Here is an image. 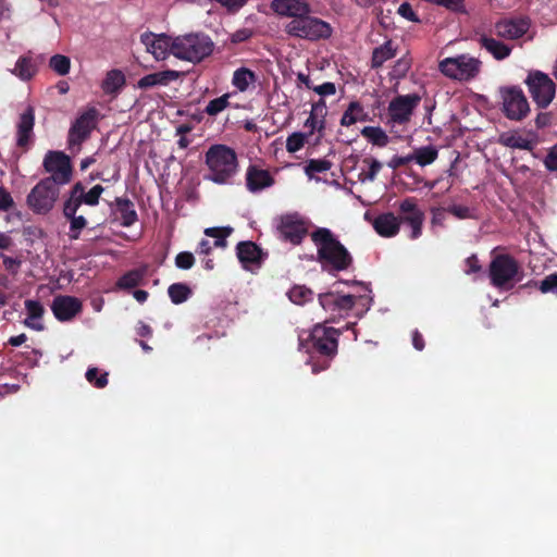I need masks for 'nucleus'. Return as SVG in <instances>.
Wrapping results in <instances>:
<instances>
[{"label": "nucleus", "mask_w": 557, "mask_h": 557, "mask_svg": "<svg viewBox=\"0 0 557 557\" xmlns=\"http://www.w3.org/2000/svg\"><path fill=\"white\" fill-rule=\"evenodd\" d=\"M44 169L50 173V181L58 185L71 182L73 169L69 156L62 151H48L44 159Z\"/></svg>", "instance_id": "9b49d317"}, {"label": "nucleus", "mask_w": 557, "mask_h": 557, "mask_svg": "<svg viewBox=\"0 0 557 557\" xmlns=\"http://www.w3.org/2000/svg\"><path fill=\"white\" fill-rule=\"evenodd\" d=\"M445 211L460 220L469 219L472 216L470 209L466 206L453 205L446 208Z\"/></svg>", "instance_id": "864d4df0"}, {"label": "nucleus", "mask_w": 557, "mask_h": 557, "mask_svg": "<svg viewBox=\"0 0 557 557\" xmlns=\"http://www.w3.org/2000/svg\"><path fill=\"white\" fill-rule=\"evenodd\" d=\"M287 35L309 41L329 39L333 34V27L326 21L311 15V13L290 20L284 27Z\"/></svg>", "instance_id": "423d86ee"}, {"label": "nucleus", "mask_w": 557, "mask_h": 557, "mask_svg": "<svg viewBox=\"0 0 557 557\" xmlns=\"http://www.w3.org/2000/svg\"><path fill=\"white\" fill-rule=\"evenodd\" d=\"M467 269L465 270L466 274L479 273L482 271V265L476 255H471L466 260Z\"/></svg>", "instance_id": "bf43d9fd"}, {"label": "nucleus", "mask_w": 557, "mask_h": 557, "mask_svg": "<svg viewBox=\"0 0 557 557\" xmlns=\"http://www.w3.org/2000/svg\"><path fill=\"white\" fill-rule=\"evenodd\" d=\"M552 115L548 112H541L536 115L535 124L537 128H544L550 124Z\"/></svg>", "instance_id": "69168bd1"}, {"label": "nucleus", "mask_w": 557, "mask_h": 557, "mask_svg": "<svg viewBox=\"0 0 557 557\" xmlns=\"http://www.w3.org/2000/svg\"><path fill=\"white\" fill-rule=\"evenodd\" d=\"M420 96L410 94L395 97L388 104V115L391 122L395 124H405L410 120L413 110L420 103Z\"/></svg>", "instance_id": "dca6fc26"}, {"label": "nucleus", "mask_w": 557, "mask_h": 557, "mask_svg": "<svg viewBox=\"0 0 557 557\" xmlns=\"http://www.w3.org/2000/svg\"><path fill=\"white\" fill-rule=\"evenodd\" d=\"M401 223H406L411 228L410 238L417 239L422 235L424 212L418 207L414 197H407L399 203V216Z\"/></svg>", "instance_id": "4468645a"}, {"label": "nucleus", "mask_w": 557, "mask_h": 557, "mask_svg": "<svg viewBox=\"0 0 557 557\" xmlns=\"http://www.w3.org/2000/svg\"><path fill=\"white\" fill-rule=\"evenodd\" d=\"M35 110L28 106L20 115L16 125V146L24 151L28 150L34 139Z\"/></svg>", "instance_id": "6ab92c4d"}, {"label": "nucleus", "mask_w": 557, "mask_h": 557, "mask_svg": "<svg viewBox=\"0 0 557 557\" xmlns=\"http://www.w3.org/2000/svg\"><path fill=\"white\" fill-rule=\"evenodd\" d=\"M145 276V270L134 269L123 274L116 285L121 289H131L138 286Z\"/></svg>", "instance_id": "4c0bfd02"}, {"label": "nucleus", "mask_w": 557, "mask_h": 557, "mask_svg": "<svg viewBox=\"0 0 557 557\" xmlns=\"http://www.w3.org/2000/svg\"><path fill=\"white\" fill-rule=\"evenodd\" d=\"M25 309L27 311V318L24 321V324L35 331H42L44 324L40 322H36L42 318L45 313L44 306L38 300L27 299L25 300Z\"/></svg>", "instance_id": "c85d7f7f"}, {"label": "nucleus", "mask_w": 557, "mask_h": 557, "mask_svg": "<svg viewBox=\"0 0 557 557\" xmlns=\"http://www.w3.org/2000/svg\"><path fill=\"white\" fill-rule=\"evenodd\" d=\"M539 290L542 294L552 293L557 296V272L545 276L542 281H539Z\"/></svg>", "instance_id": "09e8293b"}, {"label": "nucleus", "mask_w": 557, "mask_h": 557, "mask_svg": "<svg viewBox=\"0 0 557 557\" xmlns=\"http://www.w3.org/2000/svg\"><path fill=\"white\" fill-rule=\"evenodd\" d=\"M37 67L29 57H20L15 63L13 73L23 81L30 79L36 74Z\"/></svg>", "instance_id": "c9c22d12"}, {"label": "nucleus", "mask_w": 557, "mask_h": 557, "mask_svg": "<svg viewBox=\"0 0 557 557\" xmlns=\"http://www.w3.org/2000/svg\"><path fill=\"white\" fill-rule=\"evenodd\" d=\"M397 50L398 47L392 39H388L383 45L374 48L371 57V67L380 69L386 61L396 57Z\"/></svg>", "instance_id": "cd10ccee"}, {"label": "nucleus", "mask_w": 557, "mask_h": 557, "mask_svg": "<svg viewBox=\"0 0 557 557\" xmlns=\"http://www.w3.org/2000/svg\"><path fill=\"white\" fill-rule=\"evenodd\" d=\"M412 345L419 351L424 349V346H425L424 338L418 330L413 331V333H412Z\"/></svg>", "instance_id": "774afa93"}, {"label": "nucleus", "mask_w": 557, "mask_h": 557, "mask_svg": "<svg viewBox=\"0 0 557 557\" xmlns=\"http://www.w3.org/2000/svg\"><path fill=\"white\" fill-rule=\"evenodd\" d=\"M310 237L317 246V260L323 271L336 275L352 265L351 253L330 228L318 227Z\"/></svg>", "instance_id": "f257e3e1"}, {"label": "nucleus", "mask_w": 557, "mask_h": 557, "mask_svg": "<svg viewBox=\"0 0 557 557\" xmlns=\"http://www.w3.org/2000/svg\"><path fill=\"white\" fill-rule=\"evenodd\" d=\"M222 7L226 8L230 12H236L243 8L248 0H216Z\"/></svg>", "instance_id": "0e129e2a"}, {"label": "nucleus", "mask_w": 557, "mask_h": 557, "mask_svg": "<svg viewBox=\"0 0 557 557\" xmlns=\"http://www.w3.org/2000/svg\"><path fill=\"white\" fill-rule=\"evenodd\" d=\"M289 300L296 305H305L313 299V292L305 285H295L287 293Z\"/></svg>", "instance_id": "58836bf2"}, {"label": "nucleus", "mask_w": 557, "mask_h": 557, "mask_svg": "<svg viewBox=\"0 0 557 557\" xmlns=\"http://www.w3.org/2000/svg\"><path fill=\"white\" fill-rule=\"evenodd\" d=\"M97 368H89L86 372V380L97 388H103L108 385V373L98 376Z\"/></svg>", "instance_id": "8fccbe9b"}, {"label": "nucleus", "mask_w": 557, "mask_h": 557, "mask_svg": "<svg viewBox=\"0 0 557 557\" xmlns=\"http://www.w3.org/2000/svg\"><path fill=\"white\" fill-rule=\"evenodd\" d=\"M114 203L121 215V224L125 227L132 226L138 218L134 203L128 198L123 197H116Z\"/></svg>", "instance_id": "7c9ffc66"}, {"label": "nucleus", "mask_w": 557, "mask_h": 557, "mask_svg": "<svg viewBox=\"0 0 557 557\" xmlns=\"http://www.w3.org/2000/svg\"><path fill=\"white\" fill-rule=\"evenodd\" d=\"M195 264V257L189 251H182L175 257V265L182 270H189Z\"/></svg>", "instance_id": "3c124183"}, {"label": "nucleus", "mask_w": 557, "mask_h": 557, "mask_svg": "<svg viewBox=\"0 0 557 557\" xmlns=\"http://www.w3.org/2000/svg\"><path fill=\"white\" fill-rule=\"evenodd\" d=\"M359 301L363 307H366V310L369 309L372 298L367 295H360V296H354V295H343V296H336V311H349L351 310L356 302Z\"/></svg>", "instance_id": "2f4dec72"}, {"label": "nucleus", "mask_w": 557, "mask_h": 557, "mask_svg": "<svg viewBox=\"0 0 557 557\" xmlns=\"http://www.w3.org/2000/svg\"><path fill=\"white\" fill-rule=\"evenodd\" d=\"M398 13H399V15H401L403 17H405L408 21H411V22L418 21L417 14L414 13V11L412 10V7L408 2H404L399 5Z\"/></svg>", "instance_id": "e2e57ef3"}, {"label": "nucleus", "mask_w": 557, "mask_h": 557, "mask_svg": "<svg viewBox=\"0 0 557 557\" xmlns=\"http://www.w3.org/2000/svg\"><path fill=\"white\" fill-rule=\"evenodd\" d=\"M277 232L284 240L299 245L308 233V226L299 214H285L280 218Z\"/></svg>", "instance_id": "2eb2a0df"}, {"label": "nucleus", "mask_w": 557, "mask_h": 557, "mask_svg": "<svg viewBox=\"0 0 557 557\" xmlns=\"http://www.w3.org/2000/svg\"><path fill=\"white\" fill-rule=\"evenodd\" d=\"M230 94H224L221 97L214 98L209 101L207 104L205 112L210 116H215L219 113H221L223 110H225L230 102Z\"/></svg>", "instance_id": "c03bdc74"}, {"label": "nucleus", "mask_w": 557, "mask_h": 557, "mask_svg": "<svg viewBox=\"0 0 557 557\" xmlns=\"http://www.w3.org/2000/svg\"><path fill=\"white\" fill-rule=\"evenodd\" d=\"M307 136L304 133H293L286 139V150L290 153L299 151L306 143Z\"/></svg>", "instance_id": "de8ad7c7"}, {"label": "nucleus", "mask_w": 557, "mask_h": 557, "mask_svg": "<svg viewBox=\"0 0 557 557\" xmlns=\"http://www.w3.org/2000/svg\"><path fill=\"white\" fill-rule=\"evenodd\" d=\"M531 27L528 16L503 17L494 23L492 34L505 40L523 37Z\"/></svg>", "instance_id": "f8f14e48"}, {"label": "nucleus", "mask_w": 557, "mask_h": 557, "mask_svg": "<svg viewBox=\"0 0 557 557\" xmlns=\"http://www.w3.org/2000/svg\"><path fill=\"white\" fill-rule=\"evenodd\" d=\"M525 84L539 108L545 109L550 104L555 97L556 86L547 74L540 71L531 72Z\"/></svg>", "instance_id": "9d476101"}, {"label": "nucleus", "mask_w": 557, "mask_h": 557, "mask_svg": "<svg viewBox=\"0 0 557 557\" xmlns=\"http://www.w3.org/2000/svg\"><path fill=\"white\" fill-rule=\"evenodd\" d=\"M274 178L268 170L250 164L246 171V187L251 193H258L274 184Z\"/></svg>", "instance_id": "5701e85b"}, {"label": "nucleus", "mask_w": 557, "mask_h": 557, "mask_svg": "<svg viewBox=\"0 0 557 557\" xmlns=\"http://www.w3.org/2000/svg\"><path fill=\"white\" fill-rule=\"evenodd\" d=\"M270 7L277 15L292 20L312 13L311 5L306 0H272Z\"/></svg>", "instance_id": "412c9836"}, {"label": "nucleus", "mask_w": 557, "mask_h": 557, "mask_svg": "<svg viewBox=\"0 0 557 557\" xmlns=\"http://www.w3.org/2000/svg\"><path fill=\"white\" fill-rule=\"evenodd\" d=\"M368 117L369 115L362 104L359 101H351L342 115L341 125L350 126L359 121L366 122Z\"/></svg>", "instance_id": "c756f323"}, {"label": "nucleus", "mask_w": 557, "mask_h": 557, "mask_svg": "<svg viewBox=\"0 0 557 557\" xmlns=\"http://www.w3.org/2000/svg\"><path fill=\"white\" fill-rule=\"evenodd\" d=\"M140 41L146 46L156 60H164L169 50L171 51L170 38L165 35H154L152 33H144L140 35Z\"/></svg>", "instance_id": "b1692460"}, {"label": "nucleus", "mask_w": 557, "mask_h": 557, "mask_svg": "<svg viewBox=\"0 0 557 557\" xmlns=\"http://www.w3.org/2000/svg\"><path fill=\"white\" fill-rule=\"evenodd\" d=\"M236 255L245 269H249L251 265L260 267L268 257V253L263 252V250L251 240L239 242L236 246Z\"/></svg>", "instance_id": "aec40b11"}, {"label": "nucleus", "mask_w": 557, "mask_h": 557, "mask_svg": "<svg viewBox=\"0 0 557 557\" xmlns=\"http://www.w3.org/2000/svg\"><path fill=\"white\" fill-rule=\"evenodd\" d=\"M332 168V162L326 159H310L305 168L306 174L311 177L314 173H324Z\"/></svg>", "instance_id": "a18cd8bd"}, {"label": "nucleus", "mask_w": 557, "mask_h": 557, "mask_svg": "<svg viewBox=\"0 0 557 557\" xmlns=\"http://www.w3.org/2000/svg\"><path fill=\"white\" fill-rule=\"evenodd\" d=\"M205 163L208 168L205 178L215 184H230L238 172L236 151L223 144L209 147L205 154Z\"/></svg>", "instance_id": "f03ea898"}, {"label": "nucleus", "mask_w": 557, "mask_h": 557, "mask_svg": "<svg viewBox=\"0 0 557 557\" xmlns=\"http://www.w3.org/2000/svg\"><path fill=\"white\" fill-rule=\"evenodd\" d=\"M58 196V184L52 183L50 178H44L28 194L27 205L33 212L46 214L53 208Z\"/></svg>", "instance_id": "6e6552de"}, {"label": "nucleus", "mask_w": 557, "mask_h": 557, "mask_svg": "<svg viewBox=\"0 0 557 557\" xmlns=\"http://www.w3.org/2000/svg\"><path fill=\"white\" fill-rule=\"evenodd\" d=\"M438 157V150L435 146L429 145L417 148L411 153L412 161L421 166L432 164Z\"/></svg>", "instance_id": "72a5a7b5"}, {"label": "nucleus", "mask_w": 557, "mask_h": 557, "mask_svg": "<svg viewBox=\"0 0 557 557\" xmlns=\"http://www.w3.org/2000/svg\"><path fill=\"white\" fill-rule=\"evenodd\" d=\"M253 36V30L250 28H240L231 35V42L234 45L245 42Z\"/></svg>", "instance_id": "5fc2aeb1"}, {"label": "nucleus", "mask_w": 557, "mask_h": 557, "mask_svg": "<svg viewBox=\"0 0 557 557\" xmlns=\"http://www.w3.org/2000/svg\"><path fill=\"white\" fill-rule=\"evenodd\" d=\"M482 62L469 54H459L453 58H446L438 64L440 71L447 77L457 81H471L478 76L481 71Z\"/></svg>", "instance_id": "0eeeda50"}, {"label": "nucleus", "mask_w": 557, "mask_h": 557, "mask_svg": "<svg viewBox=\"0 0 557 557\" xmlns=\"http://www.w3.org/2000/svg\"><path fill=\"white\" fill-rule=\"evenodd\" d=\"M51 311L58 321L67 322L83 311V302L74 296L58 295L52 300Z\"/></svg>", "instance_id": "f3484780"}, {"label": "nucleus", "mask_w": 557, "mask_h": 557, "mask_svg": "<svg viewBox=\"0 0 557 557\" xmlns=\"http://www.w3.org/2000/svg\"><path fill=\"white\" fill-rule=\"evenodd\" d=\"M104 188L101 185H95L88 191H85V187L82 182H76L69 194L67 201L75 202L77 206L83 203L95 207L99 203V199Z\"/></svg>", "instance_id": "4be33fe9"}, {"label": "nucleus", "mask_w": 557, "mask_h": 557, "mask_svg": "<svg viewBox=\"0 0 557 557\" xmlns=\"http://www.w3.org/2000/svg\"><path fill=\"white\" fill-rule=\"evenodd\" d=\"M78 208L75 202L64 201L63 215L70 221L69 237L72 240L78 239L82 230L87 226V220L83 215H76Z\"/></svg>", "instance_id": "a878e982"}, {"label": "nucleus", "mask_w": 557, "mask_h": 557, "mask_svg": "<svg viewBox=\"0 0 557 557\" xmlns=\"http://www.w3.org/2000/svg\"><path fill=\"white\" fill-rule=\"evenodd\" d=\"M412 161L411 153L408 156H394L388 162L387 166L397 170L401 166L407 165L409 162Z\"/></svg>", "instance_id": "052dcab7"}, {"label": "nucleus", "mask_w": 557, "mask_h": 557, "mask_svg": "<svg viewBox=\"0 0 557 557\" xmlns=\"http://www.w3.org/2000/svg\"><path fill=\"white\" fill-rule=\"evenodd\" d=\"M361 135L377 147H385L389 141L387 134L379 126H364Z\"/></svg>", "instance_id": "e433bc0d"}, {"label": "nucleus", "mask_w": 557, "mask_h": 557, "mask_svg": "<svg viewBox=\"0 0 557 557\" xmlns=\"http://www.w3.org/2000/svg\"><path fill=\"white\" fill-rule=\"evenodd\" d=\"M98 111L90 108L82 113L71 125L67 136L69 149L79 147L95 128Z\"/></svg>", "instance_id": "ddd939ff"}, {"label": "nucleus", "mask_w": 557, "mask_h": 557, "mask_svg": "<svg viewBox=\"0 0 557 557\" xmlns=\"http://www.w3.org/2000/svg\"><path fill=\"white\" fill-rule=\"evenodd\" d=\"M136 334L140 337H151L152 329L145 322L139 321L136 326Z\"/></svg>", "instance_id": "338daca9"}, {"label": "nucleus", "mask_w": 557, "mask_h": 557, "mask_svg": "<svg viewBox=\"0 0 557 557\" xmlns=\"http://www.w3.org/2000/svg\"><path fill=\"white\" fill-rule=\"evenodd\" d=\"M49 66L59 75H66L71 69V60L63 54H54L50 58Z\"/></svg>", "instance_id": "37998d69"}, {"label": "nucleus", "mask_w": 557, "mask_h": 557, "mask_svg": "<svg viewBox=\"0 0 557 557\" xmlns=\"http://www.w3.org/2000/svg\"><path fill=\"white\" fill-rule=\"evenodd\" d=\"M168 294L173 304L180 305L189 298L191 290L184 283H174L169 286Z\"/></svg>", "instance_id": "ea45409f"}, {"label": "nucleus", "mask_w": 557, "mask_h": 557, "mask_svg": "<svg viewBox=\"0 0 557 557\" xmlns=\"http://www.w3.org/2000/svg\"><path fill=\"white\" fill-rule=\"evenodd\" d=\"M14 206V200L11 194L4 188L0 187V210L9 211Z\"/></svg>", "instance_id": "4d7b16f0"}, {"label": "nucleus", "mask_w": 557, "mask_h": 557, "mask_svg": "<svg viewBox=\"0 0 557 557\" xmlns=\"http://www.w3.org/2000/svg\"><path fill=\"white\" fill-rule=\"evenodd\" d=\"M336 294L324 293L319 295V304L325 311H336Z\"/></svg>", "instance_id": "603ef678"}, {"label": "nucleus", "mask_w": 557, "mask_h": 557, "mask_svg": "<svg viewBox=\"0 0 557 557\" xmlns=\"http://www.w3.org/2000/svg\"><path fill=\"white\" fill-rule=\"evenodd\" d=\"M342 332L334 327L318 324L310 334L311 352L325 358L322 362L312 363V372L319 373L330 367V361L336 356L338 337Z\"/></svg>", "instance_id": "39448f33"}, {"label": "nucleus", "mask_w": 557, "mask_h": 557, "mask_svg": "<svg viewBox=\"0 0 557 557\" xmlns=\"http://www.w3.org/2000/svg\"><path fill=\"white\" fill-rule=\"evenodd\" d=\"M257 81V75L253 71L247 67L237 69L232 78V84L239 90L245 91L249 85Z\"/></svg>", "instance_id": "f704fd0d"}, {"label": "nucleus", "mask_w": 557, "mask_h": 557, "mask_svg": "<svg viewBox=\"0 0 557 557\" xmlns=\"http://www.w3.org/2000/svg\"><path fill=\"white\" fill-rule=\"evenodd\" d=\"M363 218L371 223L381 237H395L400 231V220L393 212H384L372 218L371 213L367 211Z\"/></svg>", "instance_id": "a211bd4d"}, {"label": "nucleus", "mask_w": 557, "mask_h": 557, "mask_svg": "<svg viewBox=\"0 0 557 557\" xmlns=\"http://www.w3.org/2000/svg\"><path fill=\"white\" fill-rule=\"evenodd\" d=\"M233 232V228L230 226L225 227H208L205 230V234L209 237L215 238L213 244L214 247L224 248L227 245L226 238Z\"/></svg>", "instance_id": "a19ab883"}, {"label": "nucleus", "mask_w": 557, "mask_h": 557, "mask_svg": "<svg viewBox=\"0 0 557 557\" xmlns=\"http://www.w3.org/2000/svg\"><path fill=\"white\" fill-rule=\"evenodd\" d=\"M478 42L481 48L485 49L490 54L493 55L494 59L502 61L508 58L512 51V47L497 40L493 37V34L486 35L482 34L478 38Z\"/></svg>", "instance_id": "393cba45"}, {"label": "nucleus", "mask_w": 557, "mask_h": 557, "mask_svg": "<svg viewBox=\"0 0 557 557\" xmlns=\"http://www.w3.org/2000/svg\"><path fill=\"white\" fill-rule=\"evenodd\" d=\"M327 114L326 103L323 99L314 102L311 108L310 116L308 117V122H315V117L320 119V125L318 127V132L321 133L325 128V116Z\"/></svg>", "instance_id": "79ce46f5"}, {"label": "nucleus", "mask_w": 557, "mask_h": 557, "mask_svg": "<svg viewBox=\"0 0 557 557\" xmlns=\"http://www.w3.org/2000/svg\"><path fill=\"white\" fill-rule=\"evenodd\" d=\"M499 92L503 100V112L507 119L521 121L528 115L529 102L520 87H502Z\"/></svg>", "instance_id": "1a4fd4ad"}, {"label": "nucleus", "mask_w": 557, "mask_h": 557, "mask_svg": "<svg viewBox=\"0 0 557 557\" xmlns=\"http://www.w3.org/2000/svg\"><path fill=\"white\" fill-rule=\"evenodd\" d=\"M214 48L212 39L203 33H191L172 40L171 52L181 60L198 63L209 57Z\"/></svg>", "instance_id": "20e7f679"}, {"label": "nucleus", "mask_w": 557, "mask_h": 557, "mask_svg": "<svg viewBox=\"0 0 557 557\" xmlns=\"http://www.w3.org/2000/svg\"><path fill=\"white\" fill-rule=\"evenodd\" d=\"M524 272L515 257L509 253L493 256L488 265L491 285L499 290L508 292L516 283L522 281Z\"/></svg>", "instance_id": "7ed1b4c3"}, {"label": "nucleus", "mask_w": 557, "mask_h": 557, "mask_svg": "<svg viewBox=\"0 0 557 557\" xmlns=\"http://www.w3.org/2000/svg\"><path fill=\"white\" fill-rule=\"evenodd\" d=\"M312 90L322 97L333 96L336 94V86L332 82H325L318 86L314 85Z\"/></svg>", "instance_id": "6e6d98bb"}, {"label": "nucleus", "mask_w": 557, "mask_h": 557, "mask_svg": "<svg viewBox=\"0 0 557 557\" xmlns=\"http://www.w3.org/2000/svg\"><path fill=\"white\" fill-rule=\"evenodd\" d=\"M363 163L369 164V171L361 172L359 174V181L360 182H366V181L373 182L382 169V163L379 160L373 159V158L364 159Z\"/></svg>", "instance_id": "49530a36"}, {"label": "nucleus", "mask_w": 557, "mask_h": 557, "mask_svg": "<svg viewBox=\"0 0 557 557\" xmlns=\"http://www.w3.org/2000/svg\"><path fill=\"white\" fill-rule=\"evenodd\" d=\"M180 73L173 70H166L161 72L151 73L145 75L137 82V87L139 89H148L154 86H166L171 82L177 79Z\"/></svg>", "instance_id": "bb28decb"}, {"label": "nucleus", "mask_w": 557, "mask_h": 557, "mask_svg": "<svg viewBox=\"0 0 557 557\" xmlns=\"http://www.w3.org/2000/svg\"><path fill=\"white\" fill-rule=\"evenodd\" d=\"M506 145L511 148H518L523 150H531V141L523 137H510L507 139Z\"/></svg>", "instance_id": "13d9d810"}, {"label": "nucleus", "mask_w": 557, "mask_h": 557, "mask_svg": "<svg viewBox=\"0 0 557 557\" xmlns=\"http://www.w3.org/2000/svg\"><path fill=\"white\" fill-rule=\"evenodd\" d=\"M125 84V76L120 70H111L102 82V89L108 95L116 94Z\"/></svg>", "instance_id": "473e14b6"}, {"label": "nucleus", "mask_w": 557, "mask_h": 557, "mask_svg": "<svg viewBox=\"0 0 557 557\" xmlns=\"http://www.w3.org/2000/svg\"><path fill=\"white\" fill-rule=\"evenodd\" d=\"M544 164L549 171H557V144L548 151Z\"/></svg>", "instance_id": "680f3d73"}]
</instances>
